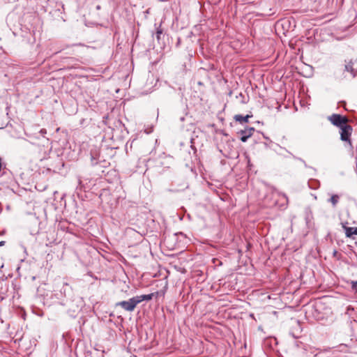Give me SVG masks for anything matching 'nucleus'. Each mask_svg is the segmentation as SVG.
<instances>
[{"label":"nucleus","instance_id":"1","mask_svg":"<svg viewBox=\"0 0 357 357\" xmlns=\"http://www.w3.org/2000/svg\"><path fill=\"white\" fill-rule=\"evenodd\" d=\"M152 298L153 294L136 296L128 301H120L116 303V305L121 307L128 312H132L139 303L143 301H150Z\"/></svg>","mask_w":357,"mask_h":357},{"label":"nucleus","instance_id":"2","mask_svg":"<svg viewBox=\"0 0 357 357\" xmlns=\"http://www.w3.org/2000/svg\"><path fill=\"white\" fill-rule=\"evenodd\" d=\"M328 120L333 125L340 128H342L344 125H347L348 122V119L346 116L337 114H333L328 116Z\"/></svg>","mask_w":357,"mask_h":357},{"label":"nucleus","instance_id":"3","mask_svg":"<svg viewBox=\"0 0 357 357\" xmlns=\"http://www.w3.org/2000/svg\"><path fill=\"white\" fill-rule=\"evenodd\" d=\"M340 129V139L342 141L348 142L351 144L350 137L352 133L353 128L350 125H344Z\"/></svg>","mask_w":357,"mask_h":357},{"label":"nucleus","instance_id":"4","mask_svg":"<svg viewBox=\"0 0 357 357\" xmlns=\"http://www.w3.org/2000/svg\"><path fill=\"white\" fill-rule=\"evenodd\" d=\"M250 117H252V115L247 114L246 116H243L241 114H236L234 116V119L236 120V121L243 123L248 122L249 118Z\"/></svg>","mask_w":357,"mask_h":357},{"label":"nucleus","instance_id":"5","mask_svg":"<svg viewBox=\"0 0 357 357\" xmlns=\"http://www.w3.org/2000/svg\"><path fill=\"white\" fill-rule=\"evenodd\" d=\"M353 62L350 61L348 63L345 65V70L351 73L353 77L357 75V70L356 71L353 68Z\"/></svg>","mask_w":357,"mask_h":357},{"label":"nucleus","instance_id":"6","mask_svg":"<svg viewBox=\"0 0 357 357\" xmlns=\"http://www.w3.org/2000/svg\"><path fill=\"white\" fill-rule=\"evenodd\" d=\"M345 234L347 237H351L352 235H357V227H346Z\"/></svg>","mask_w":357,"mask_h":357},{"label":"nucleus","instance_id":"7","mask_svg":"<svg viewBox=\"0 0 357 357\" xmlns=\"http://www.w3.org/2000/svg\"><path fill=\"white\" fill-rule=\"evenodd\" d=\"M340 196L338 195H333L328 199V202L331 203L333 207H335L337 204L339 202Z\"/></svg>","mask_w":357,"mask_h":357},{"label":"nucleus","instance_id":"8","mask_svg":"<svg viewBox=\"0 0 357 357\" xmlns=\"http://www.w3.org/2000/svg\"><path fill=\"white\" fill-rule=\"evenodd\" d=\"M254 131H255L254 128H245V130H241L240 133H241V135H246L248 137H250L252 135Z\"/></svg>","mask_w":357,"mask_h":357},{"label":"nucleus","instance_id":"9","mask_svg":"<svg viewBox=\"0 0 357 357\" xmlns=\"http://www.w3.org/2000/svg\"><path fill=\"white\" fill-rule=\"evenodd\" d=\"M308 185L310 188L317 189L319 186V183L316 180H311L308 181Z\"/></svg>","mask_w":357,"mask_h":357},{"label":"nucleus","instance_id":"10","mask_svg":"<svg viewBox=\"0 0 357 357\" xmlns=\"http://www.w3.org/2000/svg\"><path fill=\"white\" fill-rule=\"evenodd\" d=\"M280 149H281V150H284V151H285L286 152H287L289 155H292V157H293L294 159H296V160H299V161L302 162L304 164V166H305V167H308L307 165L306 164V162H305V160H303V159H302V158H301L296 157V156H295V155H294L291 153L289 152L287 149H284V148H282V147H281V146H280Z\"/></svg>","mask_w":357,"mask_h":357},{"label":"nucleus","instance_id":"11","mask_svg":"<svg viewBox=\"0 0 357 357\" xmlns=\"http://www.w3.org/2000/svg\"><path fill=\"white\" fill-rule=\"evenodd\" d=\"M351 288L352 289L357 291V281L351 282Z\"/></svg>","mask_w":357,"mask_h":357},{"label":"nucleus","instance_id":"12","mask_svg":"<svg viewBox=\"0 0 357 357\" xmlns=\"http://www.w3.org/2000/svg\"><path fill=\"white\" fill-rule=\"evenodd\" d=\"M248 138H249V137H248V136L244 135H241V140L242 142H245L248 140Z\"/></svg>","mask_w":357,"mask_h":357},{"label":"nucleus","instance_id":"13","mask_svg":"<svg viewBox=\"0 0 357 357\" xmlns=\"http://www.w3.org/2000/svg\"><path fill=\"white\" fill-rule=\"evenodd\" d=\"M40 133L42 135H45V134L47 133V131H46V130H45V129H44V128H43V129H41V130H40Z\"/></svg>","mask_w":357,"mask_h":357},{"label":"nucleus","instance_id":"14","mask_svg":"<svg viewBox=\"0 0 357 357\" xmlns=\"http://www.w3.org/2000/svg\"><path fill=\"white\" fill-rule=\"evenodd\" d=\"M6 243L5 241H0V247L4 245Z\"/></svg>","mask_w":357,"mask_h":357},{"label":"nucleus","instance_id":"15","mask_svg":"<svg viewBox=\"0 0 357 357\" xmlns=\"http://www.w3.org/2000/svg\"><path fill=\"white\" fill-rule=\"evenodd\" d=\"M160 33H161V31H158L157 32V34H158H158H160Z\"/></svg>","mask_w":357,"mask_h":357},{"label":"nucleus","instance_id":"16","mask_svg":"<svg viewBox=\"0 0 357 357\" xmlns=\"http://www.w3.org/2000/svg\"><path fill=\"white\" fill-rule=\"evenodd\" d=\"M100 6H98L97 9H100Z\"/></svg>","mask_w":357,"mask_h":357}]
</instances>
